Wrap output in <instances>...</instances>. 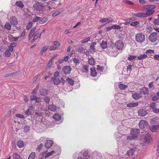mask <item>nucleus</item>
Listing matches in <instances>:
<instances>
[{"label":"nucleus","instance_id":"nucleus-41","mask_svg":"<svg viewBox=\"0 0 159 159\" xmlns=\"http://www.w3.org/2000/svg\"><path fill=\"white\" fill-rule=\"evenodd\" d=\"M56 152V151L52 150L49 152H48L46 154L45 157H48L49 156L52 155V154H53L54 153Z\"/></svg>","mask_w":159,"mask_h":159},{"label":"nucleus","instance_id":"nucleus-53","mask_svg":"<svg viewBox=\"0 0 159 159\" xmlns=\"http://www.w3.org/2000/svg\"><path fill=\"white\" fill-rule=\"evenodd\" d=\"M124 2L129 5H133L134 4V3L133 2L128 0H124Z\"/></svg>","mask_w":159,"mask_h":159},{"label":"nucleus","instance_id":"nucleus-7","mask_svg":"<svg viewBox=\"0 0 159 159\" xmlns=\"http://www.w3.org/2000/svg\"><path fill=\"white\" fill-rule=\"evenodd\" d=\"M72 70L70 66H66L63 67L62 71L65 75L69 74Z\"/></svg>","mask_w":159,"mask_h":159},{"label":"nucleus","instance_id":"nucleus-56","mask_svg":"<svg viewBox=\"0 0 159 159\" xmlns=\"http://www.w3.org/2000/svg\"><path fill=\"white\" fill-rule=\"evenodd\" d=\"M153 23L155 25H159V19H155Z\"/></svg>","mask_w":159,"mask_h":159},{"label":"nucleus","instance_id":"nucleus-61","mask_svg":"<svg viewBox=\"0 0 159 159\" xmlns=\"http://www.w3.org/2000/svg\"><path fill=\"white\" fill-rule=\"evenodd\" d=\"M132 66L131 65H129L127 67V71H129L130 72L132 70Z\"/></svg>","mask_w":159,"mask_h":159},{"label":"nucleus","instance_id":"nucleus-29","mask_svg":"<svg viewBox=\"0 0 159 159\" xmlns=\"http://www.w3.org/2000/svg\"><path fill=\"white\" fill-rule=\"evenodd\" d=\"M109 54L112 57H116L118 54L117 51L113 52V49L112 48H111V50L110 52H109Z\"/></svg>","mask_w":159,"mask_h":159},{"label":"nucleus","instance_id":"nucleus-13","mask_svg":"<svg viewBox=\"0 0 159 159\" xmlns=\"http://www.w3.org/2000/svg\"><path fill=\"white\" fill-rule=\"evenodd\" d=\"M10 22L12 25H16L17 24V20L15 16H12L10 19Z\"/></svg>","mask_w":159,"mask_h":159},{"label":"nucleus","instance_id":"nucleus-28","mask_svg":"<svg viewBox=\"0 0 159 159\" xmlns=\"http://www.w3.org/2000/svg\"><path fill=\"white\" fill-rule=\"evenodd\" d=\"M53 118L55 120L58 121L61 119V117L59 114H56L53 116Z\"/></svg>","mask_w":159,"mask_h":159},{"label":"nucleus","instance_id":"nucleus-40","mask_svg":"<svg viewBox=\"0 0 159 159\" xmlns=\"http://www.w3.org/2000/svg\"><path fill=\"white\" fill-rule=\"evenodd\" d=\"M12 156L14 159H20V155L16 152L13 154Z\"/></svg>","mask_w":159,"mask_h":159},{"label":"nucleus","instance_id":"nucleus-37","mask_svg":"<svg viewBox=\"0 0 159 159\" xmlns=\"http://www.w3.org/2000/svg\"><path fill=\"white\" fill-rule=\"evenodd\" d=\"M96 44L95 42L92 43L90 45V50L92 52H95V49L94 48V45Z\"/></svg>","mask_w":159,"mask_h":159},{"label":"nucleus","instance_id":"nucleus-34","mask_svg":"<svg viewBox=\"0 0 159 159\" xmlns=\"http://www.w3.org/2000/svg\"><path fill=\"white\" fill-rule=\"evenodd\" d=\"M48 93L47 90L46 89H43L40 92V94L42 96H44Z\"/></svg>","mask_w":159,"mask_h":159},{"label":"nucleus","instance_id":"nucleus-6","mask_svg":"<svg viewBox=\"0 0 159 159\" xmlns=\"http://www.w3.org/2000/svg\"><path fill=\"white\" fill-rule=\"evenodd\" d=\"M115 46L117 49L121 50L124 46V44L121 41H117L115 43Z\"/></svg>","mask_w":159,"mask_h":159},{"label":"nucleus","instance_id":"nucleus-12","mask_svg":"<svg viewBox=\"0 0 159 159\" xmlns=\"http://www.w3.org/2000/svg\"><path fill=\"white\" fill-rule=\"evenodd\" d=\"M53 145V142L51 140H48L46 143L45 146L46 149L50 148Z\"/></svg>","mask_w":159,"mask_h":159},{"label":"nucleus","instance_id":"nucleus-44","mask_svg":"<svg viewBox=\"0 0 159 159\" xmlns=\"http://www.w3.org/2000/svg\"><path fill=\"white\" fill-rule=\"evenodd\" d=\"M33 25V23L32 21H30L29 22L27 25L26 28L27 30L30 29L32 27Z\"/></svg>","mask_w":159,"mask_h":159},{"label":"nucleus","instance_id":"nucleus-31","mask_svg":"<svg viewBox=\"0 0 159 159\" xmlns=\"http://www.w3.org/2000/svg\"><path fill=\"white\" fill-rule=\"evenodd\" d=\"M101 46L103 49H105L107 47V43L106 41H103L101 44Z\"/></svg>","mask_w":159,"mask_h":159},{"label":"nucleus","instance_id":"nucleus-62","mask_svg":"<svg viewBox=\"0 0 159 159\" xmlns=\"http://www.w3.org/2000/svg\"><path fill=\"white\" fill-rule=\"evenodd\" d=\"M37 98L36 96L34 95H32L30 96V100L32 101L33 100H35Z\"/></svg>","mask_w":159,"mask_h":159},{"label":"nucleus","instance_id":"nucleus-33","mask_svg":"<svg viewBox=\"0 0 159 159\" xmlns=\"http://www.w3.org/2000/svg\"><path fill=\"white\" fill-rule=\"evenodd\" d=\"M147 55L146 54H142L138 56V59L139 60H142L147 58Z\"/></svg>","mask_w":159,"mask_h":159},{"label":"nucleus","instance_id":"nucleus-36","mask_svg":"<svg viewBox=\"0 0 159 159\" xmlns=\"http://www.w3.org/2000/svg\"><path fill=\"white\" fill-rule=\"evenodd\" d=\"M48 20V18L46 17H44L40 21L39 23L41 24H43L45 23Z\"/></svg>","mask_w":159,"mask_h":159},{"label":"nucleus","instance_id":"nucleus-26","mask_svg":"<svg viewBox=\"0 0 159 159\" xmlns=\"http://www.w3.org/2000/svg\"><path fill=\"white\" fill-rule=\"evenodd\" d=\"M158 125H155L150 126L149 128L150 130L152 132H154L157 131V129L158 128Z\"/></svg>","mask_w":159,"mask_h":159},{"label":"nucleus","instance_id":"nucleus-39","mask_svg":"<svg viewBox=\"0 0 159 159\" xmlns=\"http://www.w3.org/2000/svg\"><path fill=\"white\" fill-rule=\"evenodd\" d=\"M119 88L121 90H124L127 87V86L122 84H120L118 85Z\"/></svg>","mask_w":159,"mask_h":159},{"label":"nucleus","instance_id":"nucleus-23","mask_svg":"<svg viewBox=\"0 0 159 159\" xmlns=\"http://www.w3.org/2000/svg\"><path fill=\"white\" fill-rule=\"evenodd\" d=\"M49 47V46L48 45H46V46L43 47L40 52V55H43L44 52H46L47 51Z\"/></svg>","mask_w":159,"mask_h":159},{"label":"nucleus","instance_id":"nucleus-48","mask_svg":"<svg viewBox=\"0 0 159 159\" xmlns=\"http://www.w3.org/2000/svg\"><path fill=\"white\" fill-rule=\"evenodd\" d=\"M4 27L5 29L8 30H10L11 28V25L8 23H6L5 26Z\"/></svg>","mask_w":159,"mask_h":159},{"label":"nucleus","instance_id":"nucleus-47","mask_svg":"<svg viewBox=\"0 0 159 159\" xmlns=\"http://www.w3.org/2000/svg\"><path fill=\"white\" fill-rule=\"evenodd\" d=\"M73 61L74 63L75 64V65H79L80 63V60L77 58H73Z\"/></svg>","mask_w":159,"mask_h":159},{"label":"nucleus","instance_id":"nucleus-42","mask_svg":"<svg viewBox=\"0 0 159 159\" xmlns=\"http://www.w3.org/2000/svg\"><path fill=\"white\" fill-rule=\"evenodd\" d=\"M137 57L136 56L133 55H129L128 58V60L129 61L133 60Z\"/></svg>","mask_w":159,"mask_h":159},{"label":"nucleus","instance_id":"nucleus-16","mask_svg":"<svg viewBox=\"0 0 159 159\" xmlns=\"http://www.w3.org/2000/svg\"><path fill=\"white\" fill-rule=\"evenodd\" d=\"M51 79L55 84L58 85L61 83V81L59 78L52 77V78Z\"/></svg>","mask_w":159,"mask_h":159},{"label":"nucleus","instance_id":"nucleus-8","mask_svg":"<svg viewBox=\"0 0 159 159\" xmlns=\"http://www.w3.org/2000/svg\"><path fill=\"white\" fill-rule=\"evenodd\" d=\"M60 46L59 42L57 41H55L54 42L53 44L52 45L50 48V50L53 51L57 49Z\"/></svg>","mask_w":159,"mask_h":159},{"label":"nucleus","instance_id":"nucleus-35","mask_svg":"<svg viewBox=\"0 0 159 159\" xmlns=\"http://www.w3.org/2000/svg\"><path fill=\"white\" fill-rule=\"evenodd\" d=\"M151 139V137L148 134H146L145 137V141L147 142H149Z\"/></svg>","mask_w":159,"mask_h":159},{"label":"nucleus","instance_id":"nucleus-14","mask_svg":"<svg viewBox=\"0 0 159 159\" xmlns=\"http://www.w3.org/2000/svg\"><path fill=\"white\" fill-rule=\"evenodd\" d=\"M132 97L135 100H138L142 97L141 94L139 93H134L132 94Z\"/></svg>","mask_w":159,"mask_h":159},{"label":"nucleus","instance_id":"nucleus-46","mask_svg":"<svg viewBox=\"0 0 159 159\" xmlns=\"http://www.w3.org/2000/svg\"><path fill=\"white\" fill-rule=\"evenodd\" d=\"M90 39V38L89 37H88L86 38L82 39L81 41L82 43H84L87 42Z\"/></svg>","mask_w":159,"mask_h":159},{"label":"nucleus","instance_id":"nucleus-22","mask_svg":"<svg viewBox=\"0 0 159 159\" xmlns=\"http://www.w3.org/2000/svg\"><path fill=\"white\" fill-rule=\"evenodd\" d=\"M139 105V103L137 102L130 103L127 104V106L128 107H137Z\"/></svg>","mask_w":159,"mask_h":159},{"label":"nucleus","instance_id":"nucleus-55","mask_svg":"<svg viewBox=\"0 0 159 159\" xmlns=\"http://www.w3.org/2000/svg\"><path fill=\"white\" fill-rule=\"evenodd\" d=\"M121 27L119 25H113L112 26V28L114 29H119Z\"/></svg>","mask_w":159,"mask_h":159},{"label":"nucleus","instance_id":"nucleus-4","mask_svg":"<svg viewBox=\"0 0 159 159\" xmlns=\"http://www.w3.org/2000/svg\"><path fill=\"white\" fill-rule=\"evenodd\" d=\"M157 39L158 35L157 32H152L149 36L148 39L151 42H155Z\"/></svg>","mask_w":159,"mask_h":159},{"label":"nucleus","instance_id":"nucleus-15","mask_svg":"<svg viewBox=\"0 0 159 159\" xmlns=\"http://www.w3.org/2000/svg\"><path fill=\"white\" fill-rule=\"evenodd\" d=\"M39 30H37L34 34L33 39L32 40L33 42H34L35 40L37 39L39 37Z\"/></svg>","mask_w":159,"mask_h":159},{"label":"nucleus","instance_id":"nucleus-49","mask_svg":"<svg viewBox=\"0 0 159 159\" xmlns=\"http://www.w3.org/2000/svg\"><path fill=\"white\" fill-rule=\"evenodd\" d=\"M134 153V151L133 149H131L128 151L127 152V155L129 156H132Z\"/></svg>","mask_w":159,"mask_h":159},{"label":"nucleus","instance_id":"nucleus-43","mask_svg":"<svg viewBox=\"0 0 159 159\" xmlns=\"http://www.w3.org/2000/svg\"><path fill=\"white\" fill-rule=\"evenodd\" d=\"M41 18V17L38 16H35L34 18H33L32 21L34 22H36L39 21Z\"/></svg>","mask_w":159,"mask_h":159},{"label":"nucleus","instance_id":"nucleus-57","mask_svg":"<svg viewBox=\"0 0 159 159\" xmlns=\"http://www.w3.org/2000/svg\"><path fill=\"white\" fill-rule=\"evenodd\" d=\"M103 69L102 66H100L99 65H98L97 66V69L98 70H100V71H102Z\"/></svg>","mask_w":159,"mask_h":159},{"label":"nucleus","instance_id":"nucleus-27","mask_svg":"<svg viewBox=\"0 0 159 159\" xmlns=\"http://www.w3.org/2000/svg\"><path fill=\"white\" fill-rule=\"evenodd\" d=\"M133 16L138 17H144L145 16L144 13L140 12L138 13H134L133 14Z\"/></svg>","mask_w":159,"mask_h":159},{"label":"nucleus","instance_id":"nucleus-50","mask_svg":"<svg viewBox=\"0 0 159 159\" xmlns=\"http://www.w3.org/2000/svg\"><path fill=\"white\" fill-rule=\"evenodd\" d=\"M11 54V52L8 50H7L5 51V55L6 57H8L10 56Z\"/></svg>","mask_w":159,"mask_h":159},{"label":"nucleus","instance_id":"nucleus-52","mask_svg":"<svg viewBox=\"0 0 159 159\" xmlns=\"http://www.w3.org/2000/svg\"><path fill=\"white\" fill-rule=\"evenodd\" d=\"M44 101L46 103L48 104L50 102V99L48 97L45 96L44 99Z\"/></svg>","mask_w":159,"mask_h":159},{"label":"nucleus","instance_id":"nucleus-38","mask_svg":"<svg viewBox=\"0 0 159 159\" xmlns=\"http://www.w3.org/2000/svg\"><path fill=\"white\" fill-rule=\"evenodd\" d=\"M35 157V153L34 152H32L29 155L28 159H34Z\"/></svg>","mask_w":159,"mask_h":159},{"label":"nucleus","instance_id":"nucleus-51","mask_svg":"<svg viewBox=\"0 0 159 159\" xmlns=\"http://www.w3.org/2000/svg\"><path fill=\"white\" fill-rule=\"evenodd\" d=\"M39 88V87L38 86H37L34 89L33 91L31 93L32 94H36L37 92V90Z\"/></svg>","mask_w":159,"mask_h":159},{"label":"nucleus","instance_id":"nucleus-5","mask_svg":"<svg viewBox=\"0 0 159 159\" xmlns=\"http://www.w3.org/2000/svg\"><path fill=\"white\" fill-rule=\"evenodd\" d=\"M33 7L35 10L40 11L43 9V6L41 2H37L34 3Z\"/></svg>","mask_w":159,"mask_h":159},{"label":"nucleus","instance_id":"nucleus-9","mask_svg":"<svg viewBox=\"0 0 159 159\" xmlns=\"http://www.w3.org/2000/svg\"><path fill=\"white\" fill-rule=\"evenodd\" d=\"M148 122L144 120H142L139 122V127L141 129L144 128L148 126Z\"/></svg>","mask_w":159,"mask_h":159},{"label":"nucleus","instance_id":"nucleus-59","mask_svg":"<svg viewBox=\"0 0 159 159\" xmlns=\"http://www.w3.org/2000/svg\"><path fill=\"white\" fill-rule=\"evenodd\" d=\"M139 22L138 21H134L132 22L130 24V25L131 26H135L138 25V24H139Z\"/></svg>","mask_w":159,"mask_h":159},{"label":"nucleus","instance_id":"nucleus-25","mask_svg":"<svg viewBox=\"0 0 159 159\" xmlns=\"http://www.w3.org/2000/svg\"><path fill=\"white\" fill-rule=\"evenodd\" d=\"M24 145V143L22 140H20L17 143V145L19 148H22Z\"/></svg>","mask_w":159,"mask_h":159},{"label":"nucleus","instance_id":"nucleus-30","mask_svg":"<svg viewBox=\"0 0 159 159\" xmlns=\"http://www.w3.org/2000/svg\"><path fill=\"white\" fill-rule=\"evenodd\" d=\"M66 80L70 85H73L74 84V81L70 78H67Z\"/></svg>","mask_w":159,"mask_h":159},{"label":"nucleus","instance_id":"nucleus-11","mask_svg":"<svg viewBox=\"0 0 159 159\" xmlns=\"http://www.w3.org/2000/svg\"><path fill=\"white\" fill-rule=\"evenodd\" d=\"M80 70L83 73H87L89 72V66L87 65H84Z\"/></svg>","mask_w":159,"mask_h":159},{"label":"nucleus","instance_id":"nucleus-17","mask_svg":"<svg viewBox=\"0 0 159 159\" xmlns=\"http://www.w3.org/2000/svg\"><path fill=\"white\" fill-rule=\"evenodd\" d=\"M57 107L53 103L48 106V109L50 111H54L56 110Z\"/></svg>","mask_w":159,"mask_h":159},{"label":"nucleus","instance_id":"nucleus-58","mask_svg":"<svg viewBox=\"0 0 159 159\" xmlns=\"http://www.w3.org/2000/svg\"><path fill=\"white\" fill-rule=\"evenodd\" d=\"M16 116L17 117L22 118V119L24 118V116L23 115L20 114H16Z\"/></svg>","mask_w":159,"mask_h":159},{"label":"nucleus","instance_id":"nucleus-32","mask_svg":"<svg viewBox=\"0 0 159 159\" xmlns=\"http://www.w3.org/2000/svg\"><path fill=\"white\" fill-rule=\"evenodd\" d=\"M88 62L89 63L91 66H93L95 63L94 59L93 57H91L89 59Z\"/></svg>","mask_w":159,"mask_h":159},{"label":"nucleus","instance_id":"nucleus-60","mask_svg":"<svg viewBox=\"0 0 159 159\" xmlns=\"http://www.w3.org/2000/svg\"><path fill=\"white\" fill-rule=\"evenodd\" d=\"M26 115L29 116L31 114L30 108H29L25 112Z\"/></svg>","mask_w":159,"mask_h":159},{"label":"nucleus","instance_id":"nucleus-54","mask_svg":"<svg viewBox=\"0 0 159 159\" xmlns=\"http://www.w3.org/2000/svg\"><path fill=\"white\" fill-rule=\"evenodd\" d=\"M24 132H27L30 130V127L28 126H25L24 127Z\"/></svg>","mask_w":159,"mask_h":159},{"label":"nucleus","instance_id":"nucleus-19","mask_svg":"<svg viewBox=\"0 0 159 159\" xmlns=\"http://www.w3.org/2000/svg\"><path fill=\"white\" fill-rule=\"evenodd\" d=\"M108 20H110L109 23L112 22L113 21V20L111 19V17H109L107 18H103L101 19L100 20V21L102 23H104L107 22Z\"/></svg>","mask_w":159,"mask_h":159},{"label":"nucleus","instance_id":"nucleus-45","mask_svg":"<svg viewBox=\"0 0 159 159\" xmlns=\"http://www.w3.org/2000/svg\"><path fill=\"white\" fill-rule=\"evenodd\" d=\"M158 119V117H155L151 119L150 122L151 123L153 124H155L157 122Z\"/></svg>","mask_w":159,"mask_h":159},{"label":"nucleus","instance_id":"nucleus-1","mask_svg":"<svg viewBox=\"0 0 159 159\" xmlns=\"http://www.w3.org/2000/svg\"><path fill=\"white\" fill-rule=\"evenodd\" d=\"M144 9H146L147 11L144 13L145 17H147L151 15L154 12V9L155 8V6L153 5H145L143 7Z\"/></svg>","mask_w":159,"mask_h":159},{"label":"nucleus","instance_id":"nucleus-20","mask_svg":"<svg viewBox=\"0 0 159 159\" xmlns=\"http://www.w3.org/2000/svg\"><path fill=\"white\" fill-rule=\"evenodd\" d=\"M91 75L93 77H95L97 75V72L95 68L93 67L90 68Z\"/></svg>","mask_w":159,"mask_h":159},{"label":"nucleus","instance_id":"nucleus-21","mask_svg":"<svg viewBox=\"0 0 159 159\" xmlns=\"http://www.w3.org/2000/svg\"><path fill=\"white\" fill-rule=\"evenodd\" d=\"M54 58V57H53L50 60H49L48 63L46 66V69H48L52 66V61Z\"/></svg>","mask_w":159,"mask_h":159},{"label":"nucleus","instance_id":"nucleus-63","mask_svg":"<svg viewBox=\"0 0 159 159\" xmlns=\"http://www.w3.org/2000/svg\"><path fill=\"white\" fill-rule=\"evenodd\" d=\"M43 144H40L39 145L37 148V149L39 151H40L41 149L43 147Z\"/></svg>","mask_w":159,"mask_h":159},{"label":"nucleus","instance_id":"nucleus-64","mask_svg":"<svg viewBox=\"0 0 159 159\" xmlns=\"http://www.w3.org/2000/svg\"><path fill=\"white\" fill-rule=\"evenodd\" d=\"M155 106H156V104H155V103H151L150 105L151 107L153 110L154 109H155V108L156 107Z\"/></svg>","mask_w":159,"mask_h":159},{"label":"nucleus","instance_id":"nucleus-24","mask_svg":"<svg viewBox=\"0 0 159 159\" xmlns=\"http://www.w3.org/2000/svg\"><path fill=\"white\" fill-rule=\"evenodd\" d=\"M15 4L17 6L21 8H23L24 6L23 2L20 1H16L15 2Z\"/></svg>","mask_w":159,"mask_h":159},{"label":"nucleus","instance_id":"nucleus-3","mask_svg":"<svg viewBox=\"0 0 159 159\" xmlns=\"http://www.w3.org/2000/svg\"><path fill=\"white\" fill-rule=\"evenodd\" d=\"M145 36L142 33H138L135 35L136 41L138 42L141 43L145 40Z\"/></svg>","mask_w":159,"mask_h":159},{"label":"nucleus","instance_id":"nucleus-10","mask_svg":"<svg viewBox=\"0 0 159 159\" xmlns=\"http://www.w3.org/2000/svg\"><path fill=\"white\" fill-rule=\"evenodd\" d=\"M138 115L140 116H144L147 115L148 113L147 111L144 109H141L138 111Z\"/></svg>","mask_w":159,"mask_h":159},{"label":"nucleus","instance_id":"nucleus-18","mask_svg":"<svg viewBox=\"0 0 159 159\" xmlns=\"http://www.w3.org/2000/svg\"><path fill=\"white\" fill-rule=\"evenodd\" d=\"M140 92L141 94H146L148 93L149 91L147 88L143 87L140 90Z\"/></svg>","mask_w":159,"mask_h":159},{"label":"nucleus","instance_id":"nucleus-2","mask_svg":"<svg viewBox=\"0 0 159 159\" xmlns=\"http://www.w3.org/2000/svg\"><path fill=\"white\" fill-rule=\"evenodd\" d=\"M139 129H133L130 131V134L132 136L127 137V139L128 140H132L136 139L138 136V134L139 133Z\"/></svg>","mask_w":159,"mask_h":159}]
</instances>
